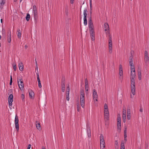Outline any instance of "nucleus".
<instances>
[{
  "mask_svg": "<svg viewBox=\"0 0 149 149\" xmlns=\"http://www.w3.org/2000/svg\"><path fill=\"white\" fill-rule=\"evenodd\" d=\"M89 28L90 31V35L91 40L94 41L95 40V34L94 28L93 26V21L90 18L88 20Z\"/></svg>",
  "mask_w": 149,
  "mask_h": 149,
  "instance_id": "obj_1",
  "label": "nucleus"
},
{
  "mask_svg": "<svg viewBox=\"0 0 149 149\" xmlns=\"http://www.w3.org/2000/svg\"><path fill=\"white\" fill-rule=\"evenodd\" d=\"M85 94L84 90H81L80 95V101L81 106L83 107L84 106L85 104Z\"/></svg>",
  "mask_w": 149,
  "mask_h": 149,
  "instance_id": "obj_2",
  "label": "nucleus"
},
{
  "mask_svg": "<svg viewBox=\"0 0 149 149\" xmlns=\"http://www.w3.org/2000/svg\"><path fill=\"white\" fill-rule=\"evenodd\" d=\"M144 61L145 62V66L147 67L149 62V56L148 53L147 51H145L144 54Z\"/></svg>",
  "mask_w": 149,
  "mask_h": 149,
  "instance_id": "obj_3",
  "label": "nucleus"
},
{
  "mask_svg": "<svg viewBox=\"0 0 149 149\" xmlns=\"http://www.w3.org/2000/svg\"><path fill=\"white\" fill-rule=\"evenodd\" d=\"M130 81L131 92L133 95H134L135 94V81H134L133 79L132 80V81Z\"/></svg>",
  "mask_w": 149,
  "mask_h": 149,
  "instance_id": "obj_4",
  "label": "nucleus"
},
{
  "mask_svg": "<svg viewBox=\"0 0 149 149\" xmlns=\"http://www.w3.org/2000/svg\"><path fill=\"white\" fill-rule=\"evenodd\" d=\"M19 119L18 117L16 114L15 115V128L17 132L19 131Z\"/></svg>",
  "mask_w": 149,
  "mask_h": 149,
  "instance_id": "obj_5",
  "label": "nucleus"
},
{
  "mask_svg": "<svg viewBox=\"0 0 149 149\" xmlns=\"http://www.w3.org/2000/svg\"><path fill=\"white\" fill-rule=\"evenodd\" d=\"M18 84L21 90L23 89L24 88V85L22 79H17Z\"/></svg>",
  "mask_w": 149,
  "mask_h": 149,
  "instance_id": "obj_6",
  "label": "nucleus"
},
{
  "mask_svg": "<svg viewBox=\"0 0 149 149\" xmlns=\"http://www.w3.org/2000/svg\"><path fill=\"white\" fill-rule=\"evenodd\" d=\"M13 95L10 94L8 97V104L9 105V107L10 109H12V103L13 101Z\"/></svg>",
  "mask_w": 149,
  "mask_h": 149,
  "instance_id": "obj_7",
  "label": "nucleus"
},
{
  "mask_svg": "<svg viewBox=\"0 0 149 149\" xmlns=\"http://www.w3.org/2000/svg\"><path fill=\"white\" fill-rule=\"evenodd\" d=\"M93 96L94 100V101H97L98 98V96L96 90L94 89L93 91Z\"/></svg>",
  "mask_w": 149,
  "mask_h": 149,
  "instance_id": "obj_8",
  "label": "nucleus"
},
{
  "mask_svg": "<svg viewBox=\"0 0 149 149\" xmlns=\"http://www.w3.org/2000/svg\"><path fill=\"white\" fill-rule=\"evenodd\" d=\"M86 127L88 136V137L90 138L91 136L90 126L88 123H87L86 124Z\"/></svg>",
  "mask_w": 149,
  "mask_h": 149,
  "instance_id": "obj_9",
  "label": "nucleus"
},
{
  "mask_svg": "<svg viewBox=\"0 0 149 149\" xmlns=\"http://www.w3.org/2000/svg\"><path fill=\"white\" fill-rule=\"evenodd\" d=\"M86 11H87V10H84V24L85 25H86L87 24V20L86 19Z\"/></svg>",
  "mask_w": 149,
  "mask_h": 149,
  "instance_id": "obj_10",
  "label": "nucleus"
},
{
  "mask_svg": "<svg viewBox=\"0 0 149 149\" xmlns=\"http://www.w3.org/2000/svg\"><path fill=\"white\" fill-rule=\"evenodd\" d=\"M104 114L105 118L107 119V120L109 118V116L108 109H107V110L104 109Z\"/></svg>",
  "mask_w": 149,
  "mask_h": 149,
  "instance_id": "obj_11",
  "label": "nucleus"
},
{
  "mask_svg": "<svg viewBox=\"0 0 149 149\" xmlns=\"http://www.w3.org/2000/svg\"><path fill=\"white\" fill-rule=\"evenodd\" d=\"M135 72H131V76L130 77L131 81H132V80L133 79L134 81H135L134 78L135 77Z\"/></svg>",
  "mask_w": 149,
  "mask_h": 149,
  "instance_id": "obj_12",
  "label": "nucleus"
},
{
  "mask_svg": "<svg viewBox=\"0 0 149 149\" xmlns=\"http://www.w3.org/2000/svg\"><path fill=\"white\" fill-rule=\"evenodd\" d=\"M7 40L9 43H10L11 41V32L8 33V36L7 37Z\"/></svg>",
  "mask_w": 149,
  "mask_h": 149,
  "instance_id": "obj_13",
  "label": "nucleus"
},
{
  "mask_svg": "<svg viewBox=\"0 0 149 149\" xmlns=\"http://www.w3.org/2000/svg\"><path fill=\"white\" fill-rule=\"evenodd\" d=\"M104 27L105 29L104 30L106 31L107 30L108 31L109 30V28L108 24L107 23H105L104 24Z\"/></svg>",
  "mask_w": 149,
  "mask_h": 149,
  "instance_id": "obj_14",
  "label": "nucleus"
},
{
  "mask_svg": "<svg viewBox=\"0 0 149 149\" xmlns=\"http://www.w3.org/2000/svg\"><path fill=\"white\" fill-rule=\"evenodd\" d=\"M29 97L31 98H32L33 96H34V93L32 90L29 91Z\"/></svg>",
  "mask_w": 149,
  "mask_h": 149,
  "instance_id": "obj_15",
  "label": "nucleus"
},
{
  "mask_svg": "<svg viewBox=\"0 0 149 149\" xmlns=\"http://www.w3.org/2000/svg\"><path fill=\"white\" fill-rule=\"evenodd\" d=\"M109 45H112V36L110 35L109 36Z\"/></svg>",
  "mask_w": 149,
  "mask_h": 149,
  "instance_id": "obj_16",
  "label": "nucleus"
},
{
  "mask_svg": "<svg viewBox=\"0 0 149 149\" xmlns=\"http://www.w3.org/2000/svg\"><path fill=\"white\" fill-rule=\"evenodd\" d=\"M138 74L139 80H141V73L140 70H138Z\"/></svg>",
  "mask_w": 149,
  "mask_h": 149,
  "instance_id": "obj_17",
  "label": "nucleus"
},
{
  "mask_svg": "<svg viewBox=\"0 0 149 149\" xmlns=\"http://www.w3.org/2000/svg\"><path fill=\"white\" fill-rule=\"evenodd\" d=\"M19 68L20 70L22 71L23 70L24 67L23 64L21 63L20 64L19 63Z\"/></svg>",
  "mask_w": 149,
  "mask_h": 149,
  "instance_id": "obj_18",
  "label": "nucleus"
},
{
  "mask_svg": "<svg viewBox=\"0 0 149 149\" xmlns=\"http://www.w3.org/2000/svg\"><path fill=\"white\" fill-rule=\"evenodd\" d=\"M104 138L102 134H101L100 136V143L104 142Z\"/></svg>",
  "mask_w": 149,
  "mask_h": 149,
  "instance_id": "obj_19",
  "label": "nucleus"
},
{
  "mask_svg": "<svg viewBox=\"0 0 149 149\" xmlns=\"http://www.w3.org/2000/svg\"><path fill=\"white\" fill-rule=\"evenodd\" d=\"M100 148L102 149H104L105 147V143L104 142H103L102 143H100Z\"/></svg>",
  "mask_w": 149,
  "mask_h": 149,
  "instance_id": "obj_20",
  "label": "nucleus"
},
{
  "mask_svg": "<svg viewBox=\"0 0 149 149\" xmlns=\"http://www.w3.org/2000/svg\"><path fill=\"white\" fill-rule=\"evenodd\" d=\"M5 0H1L0 4L1 6H0V8H3L2 6H3L5 4Z\"/></svg>",
  "mask_w": 149,
  "mask_h": 149,
  "instance_id": "obj_21",
  "label": "nucleus"
},
{
  "mask_svg": "<svg viewBox=\"0 0 149 149\" xmlns=\"http://www.w3.org/2000/svg\"><path fill=\"white\" fill-rule=\"evenodd\" d=\"M112 45H109V52L111 54L112 52Z\"/></svg>",
  "mask_w": 149,
  "mask_h": 149,
  "instance_id": "obj_22",
  "label": "nucleus"
},
{
  "mask_svg": "<svg viewBox=\"0 0 149 149\" xmlns=\"http://www.w3.org/2000/svg\"><path fill=\"white\" fill-rule=\"evenodd\" d=\"M120 149H125L124 143L123 141L121 142Z\"/></svg>",
  "mask_w": 149,
  "mask_h": 149,
  "instance_id": "obj_23",
  "label": "nucleus"
},
{
  "mask_svg": "<svg viewBox=\"0 0 149 149\" xmlns=\"http://www.w3.org/2000/svg\"><path fill=\"white\" fill-rule=\"evenodd\" d=\"M30 15L29 13H27L26 17V19L27 21H28L30 19Z\"/></svg>",
  "mask_w": 149,
  "mask_h": 149,
  "instance_id": "obj_24",
  "label": "nucleus"
},
{
  "mask_svg": "<svg viewBox=\"0 0 149 149\" xmlns=\"http://www.w3.org/2000/svg\"><path fill=\"white\" fill-rule=\"evenodd\" d=\"M62 91L64 92L65 91V85L61 84Z\"/></svg>",
  "mask_w": 149,
  "mask_h": 149,
  "instance_id": "obj_25",
  "label": "nucleus"
},
{
  "mask_svg": "<svg viewBox=\"0 0 149 149\" xmlns=\"http://www.w3.org/2000/svg\"><path fill=\"white\" fill-rule=\"evenodd\" d=\"M69 92H66V98L68 101L69 100Z\"/></svg>",
  "mask_w": 149,
  "mask_h": 149,
  "instance_id": "obj_26",
  "label": "nucleus"
},
{
  "mask_svg": "<svg viewBox=\"0 0 149 149\" xmlns=\"http://www.w3.org/2000/svg\"><path fill=\"white\" fill-rule=\"evenodd\" d=\"M131 72H135L134 66H132L130 67Z\"/></svg>",
  "mask_w": 149,
  "mask_h": 149,
  "instance_id": "obj_27",
  "label": "nucleus"
},
{
  "mask_svg": "<svg viewBox=\"0 0 149 149\" xmlns=\"http://www.w3.org/2000/svg\"><path fill=\"white\" fill-rule=\"evenodd\" d=\"M36 75L37 76V80L38 82H40V81L39 78V74L38 72L36 73Z\"/></svg>",
  "mask_w": 149,
  "mask_h": 149,
  "instance_id": "obj_28",
  "label": "nucleus"
},
{
  "mask_svg": "<svg viewBox=\"0 0 149 149\" xmlns=\"http://www.w3.org/2000/svg\"><path fill=\"white\" fill-rule=\"evenodd\" d=\"M36 127L37 129L39 130L40 128V125L39 123L36 125Z\"/></svg>",
  "mask_w": 149,
  "mask_h": 149,
  "instance_id": "obj_29",
  "label": "nucleus"
},
{
  "mask_svg": "<svg viewBox=\"0 0 149 149\" xmlns=\"http://www.w3.org/2000/svg\"><path fill=\"white\" fill-rule=\"evenodd\" d=\"M117 127L118 131L119 132H120L121 130V126H117Z\"/></svg>",
  "mask_w": 149,
  "mask_h": 149,
  "instance_id": "obj_30",
  "label": "nucleus"
},
{
  "mask_svg": "<svg viewBox=\"0 0 149 149\" xmlns=\"http://www.w3.org/2000/svg\"><path fill=\"white\" fill-rule=\"evenodd\" d=\"M123 115H126V110L125 109H123Z\"/></svg>",
  "mask_w": 149,
  "mask_h": 149,
  "instance_id": "obj_31",
  "label": "nucleus"
},
{
  "mask_svg": "<svg viewBox=\"0 0 149 149\" xmlns=\"http://www.w3.org/2000/svg\"><path fill=\"white\" fill-rule=\"evenodd\" d=\"M129 64L131 67H132V66H134V65H133V61H129Z\"/></svg>",
  "mask_w": 149,
  "mask_h": 149,
  "instance_id": "obj_32",
  "label": "nucleus"
},
{
  "mask_svg": "<svg viewBox=\"0 0 149 149\" xmlns=\"http://www.w3.org/2000/svg\"><path fill=\"white\" fill-rule=\"evenodd\" d=\"M85 85H88V79L86 78L85 80Z\"/></svg>",
  "mask_w": 149,
  "mask_h": 149,
  "instance_id": "obj_33",
  "label": "nucleus"
},
{
  "mask_svg": "<svg viewBox=\"0 0 149 149\" xmlns=\"http://www.w3.org/2000/svg\"><path fill=\"white\" fill-rule=\"evenodd\" d=\"M107 109H108V106L106 104H105L104 106V109L107 110Z\"/></svg>",
  "mask_w": 149,
  "mask_h": 149,
  "instance_id": "obj_34",
  "label": "nucleus"
},
{
  "mask_svg": "<svg viewBox=\"0 0 149 149\" xmlns=\"http://www.w3.org/2000/svg\"><path fill=\"white\" fill-rule=\"evenodd\" d=\"M85 90L86 91V92L88 91V85H85Z\"/></svg>",
  "mask_w": 149,
  "mask_h": 149,
  "instance_id": "obj_35",
  "label": "nucleus"
},
{
  "mask_svg": "<svg viewBox=\"0 0 149 149\" xmlns=\"http://www.w3.org/2000/svg\"><path fill=\"white\" fill-rule=\"evenodd\" d=\"M17 36L19 38H21V32H19V33H18Z\"/></svg>",
  "mask_w": 149,
  "mask_h": 149,
  "instance_id": "obj_36",
  "label": "nucleus"
},
{
  "mask_svg": "<svg viewBox=\"0 0 149 149\" xmlns=\"http://www.w3.org/2000/svg\"><path fill=\"white\" fill-rule=\"evenodd\" d=\"M117 120H121V118L120 114H118L117 116Z\"/></svg>",
  "mask_w": 149,
  "mask_h": 149,
  "instance_id": "obj_37",
  "label": "nucleus"
},
{
  "mask_svg": "<svg viewBox=\"0 0 149 149\" xmlns=\"http://www.w3.org/2000/svg\"><path fill=\"white\" fill-rule=\"evenodd\" d=\"M10 85H11L12 84V82H13L12 76L11 75H10Z\"/></svg>",
  "mask_w": 149,
  "mask_h": 149,
  "instance_id": "obj_38",
  "label": "nucleus"
},
{
  "mask_svg": "<svg viewBox=\"0 0 149 149\" xmlns=\"http://www.w3.org/2000/svg\"><path fill=\"white\" fill-rule=\"evenodd\" d=\"M127 115H130V109L127 110Z\"/></svg>",
  "mask_w": 149,
  "mask_h": 149,
  "instance_id": "obj_39",
  "label": "nucleus"
},
{
  "mask_svg": "<svg viewBox=\"0 0 149 149\" xmlns=\"http://www.w3.org/2000/svg\"><path fill=\"white\" fill-rule=\"evenodd\" d=\"M119 71H123L122 66L121 65H119Z\"/></svg>",
  "mask_w": 149,
  "mask_h": 149,
  "instance_id": "obj_40",
  "label": "nucleus"
},
{
  "mask_svg": "<svg viewBox=\"0 0 149 149\" xmlns=\"http://www.w3.org/2000/svg\"><path fill=\"white\" fill-rule=\"evenodd\" d=\"M67 92H69L70 90V86L69 85H68V86L67 87Z\"/></svg>",
  "mask_w": 149,
  "mask_h": 149,
  "instance_id": "obj_41",
  "label": "nucleus"
},
{
  "mask_svg": "<svg viewBox=\"0 0 149 149\" xmlns=\"http://www.w3.org/2000/svg\"><path fill=\"white\" fill-rule=\"evenodd\" d=\"M119 75L121 76L122 75H123V71H119Z\"/></svg>",
  "mask_w": 149,
  "mask_h": 149,
  "instance_id": "obj_42",
  "label": "nucleus"
},
{
  "mask_svg": "<svg viewBox=\"0 0 149 149\" xmlns=\"http://www.w3.org/2000/svg\"><path fill=\"white\" fill-rule=\"evenodd\" d=\"M115 147H118V142L117 141H115Z\"/></svg>",
  "mask_w": 149,
  "mask_h": 149,
  "instance_id": "obj_43",
  "label": "nucleus"
},
{
  "mask_svg": "<svg viewBox=\"0 0 149 149\" xmlns=\"http://www.w3.org/2000/svg\"><path fill=\"white\" fill-rule=\"evenodd\" d=\"M127 119L128 120H130V119L131 116L130 115H127Z\"/></svg>",
  "mask_w": 149,
  "mask_h": 149,
  "instance_id": "obj_44",
  "label": "nucleus"
},
{
  "mask_svg": "<svg viewBox=\"0 0 149 149\" xmlns=\"http://www.w3.org/2000/svg\"><path fill=\"white\" fill-rule=\"evenodd\" d=\"M38 87L40 88L42 87V86L40 82H38Z\"/></svg>",
  "mask_w": 149,
  "mask_h": 149,
  "instance_id": "obj_45",
  "label": "nucleus"
},
{
  "mask_svg": "<svg viewBox=\"0 0 149 149\" xmlns=\"http://www.w3.org/2000/svg\"><path fill=\"white\" fill-rule=\"evenodd\" d=\"M132 58H133L132 56V55L131 54V56H130V58H129L130 61H133Z\"/></svg>",
  "mask_w": 149,
  "mask_h": 149,
  "instance_id": "obj_46",
  "label": "nucleus"
},
{
  "mask_svg": "<svg viewBox=\"0 0 149 149\" xmlns=\"http://www.w3.org/2000/svg\"><path fill=\"white\" fill-rule=\"evenodd\" d=\"M22 98V100L24 99L25 98V95L23 94H22L21 95Z\"/></svg>",
  "mask_w": 149,
  "mask_h": 149,
  "instance_id": "obj_47",
  "label": "nucleus"
},
{
  "mask_svg": "<svg viewBox=\"0 0 149 149\" xmlns=\"http://www.w3.org/2000/svg\"><path fill=\"white\" fill-rule=\"evenodd\" d=\"M13 69H14V71H15L16 70L17 67H16V66L15 65L13 66Z\"/></svg>",
  "mask_w": 149,
  "mask_h": 149,
  "instance_id": "obj_48",
  "label": "nucleus"
},
{
  "mask_svg": "<svg viewBox=\"0 0 149 149\" xmlns=\"http://www.w3.org/2000/svg\"><path fill=\"white\" fill-rule=\"evenodd\" d=\"M65 81H61V84L65 85Z\"/></svg>",
  "mask_w": 149,
  "mask_h": 149,
  "instance_id": "obj_49",
  "label": "nucleus"
},
{
  "mask_svg": "<svg viewBox=\"0 0 149 149\" xmlns=\"http://www.w3.org/2000/svg\"><path fill=\"white\" fill-rule=\"evenodd\" d=\"M90 7L91 8L92 7V0H90Z\"/></svg>",
  "mask_w": 149,
  "mask_h": 149,
  "instance_id": "obj_50",
  "label": "nucleus"
},
{
  "mask_svg": "<svg viewBox=\"0 0 149 149\" xmlns=\"http://www.w3.org/2000/svg\"><path fill=\"white\" fill-rule=\"evenodd\" d=\"M127 128H126V127L125 128V129L124 130V134H127Z\"/></svg>",
  "mask_w": 149,
  "mask_h": 149,
  "instance_id": "obj_51",
  "label": "nucleus"
},
{
  "mask_svg": "<svg viewBox=\"0 0 149 149\" xmlns=\"http://www.w3.org/2000/svg\"><path fill=\"white\" fill-rule=\"evenodd\" d=\"M77 111H80V106L79 107H77Z\"/></svg>",
  "mask_w": 149,
  "mask_h": 149,
  "instance_id": "obj_52",
  "label": "nucleus"
},
{
  "mask_svg": "<svg viewBox=\"0 0 149 149\" xmlns=\"http://www.w3.org/2000/svg\"><path fill=\"white\" fill-rule=\"evenodd\" d=\"M123 119H126V115H123Z\"/></svg>",
  "mask_w": 149,
  "mask_h": 149,
  "instance_id": "obj_53",
  "label": "nucleus"
},
{
  "mask_svg": "<svg viewBox=\"0 0 149 149\" xmlns=\"http://www.w3.org/2000/svg\"><path fill=\"white\" fill-rule=\"evenodd\" d=\"M74 0H70L71 3L73 4L74 3Z\"/></svg>",
  "mask_w": 149,
  "mask_h": 149,
  "instance_id": "obj_54",
  "label": "nucleus"
},
{
  "mask_svg": "<svg viewBox=\"0 0 149 149\" xmlns=\"http://www.w3.org/2000/svg\"><path fill=\"white\" fill-rule=\"evenodd\" d=\"M36 10H34V14H35V15H37V14H36V13H37Z\"/></svg>",
  "mask_w": 149,
  "mask_h": 149,
  "instance_id": "obj_55",
  "label": "nucleus"
},
{
  "mask_svg": "<svg viewBox=\"0 0 149 149\" xmlns=\"http://www.w3.org/2000/svg\"><path fill=\"white\" fill-rule=\"evenodd\" d=\"M117 126H121V123H117Z\"/></svg>",
  "mask_w": 149,
  "mask_h": 149,
  "instance_id": "obj_56",
  "label": "nucleus"
},
{
  "mask_svg": "<svg viewBox=\"0 0 149 149\" xmlns=\"http://www.w3.org/2000/svg\"><path fill=\"white\" fill-rule=\"evenodd\" d=\"M77 107H79V101H78V103L77 104Z\"/></svg>",
  "mask_w": 149,
  "mask_h": 149,
  "instance_id": "obj_57",
  "label": "nucleus"
},
{
  "mask_svg": "<svg viewBox=\"0 0 149 149\" xmlns=\"http://www.w3.org/2000/svg\"><path fill=\"white\" fill-rule=\"evenodd\" d=\"M140 111L141 112H143V109L142 108V107H141L140 108Z\"/></svg>",
  "mask_w": 149,
  "mask_h": 149,
  "instance_id": "obj_58",
  "label": "nucleus"
},
{
  "mask_svg": "<svg viewBox=\"0 0 149 149\" xmlns=\"http://www.w3.org/2000/svg\"><path fill=\"white\" fill-rule=\"evenodd\" d=\"M65 81V78L64 77H63L61 81Z\"/></svg>",
  "mask_w": 149,
  "mask_h": 149,
  "instance_id": "obj_59",
  "label": "nucleus"
},
{
  "mask_svg": "<svg viewBox=\"0 0 149 149\" xmlns=\"http://www.w3.org/2000/svg\"><path fill=\"white\" fill-rule=\"evenodd\" d=\"M33 9H36V6H33Z\"/></svg>",
  "mask_w": 149,
  "mask_h": 149,
  "instance_id": "obj_60",
  "label": "nucleus"
},
{
  "mask_svg": "<svg viewBox=\"0 0 149 149\" xmlns=\"http://www.w3.org/2000/svg\"><path fill=\"white\" fill-rule=\"evenodd\" d=\"M127 137V134H124V138H126Z\"/></svg>",
  "mask_w": 149,
  "mask_h": 149,
  "instance_id": "obj_61",
  "label": "nucleus"
},
{
  "mask_svg": "<svg viewBox=\"0 0 149 149\" xmlns=\"http://www.w3.org/2000/svg\"><path fill=\"white\" fill-rule=\"evenodd\" d=\"M121 123V120H117V123Z\"/></svg>",
  "mask_w": 149,
  "mask_h": 149,
  "instance_id": "obj_62",
  "label": "nucleus"
},
{
  "mask_svg": "<svg viewBox=\"0 0 149 149\" xmlns=\"http://www.w3.org/2000/svg\"><path fill=\"white\" fill-rule=\"evenodd\" d=\"M24 47H25V49H26L28 47V46L27 45H25V46Z\"/></svg>",
  "mask_w": 149,
  "mask_h": 149,
  "instance_id": "obj_63",
  "label": "nucleus"
},
{
  "mask_svg": "<svg viewBox=\"0 0 149 149\" xmlns=\"http://www.w3.org/2000/svg\"><path fill=\"white\" fill-rule=\"evenodd\" d=\"M123 122L124 123H125L126 121V119H123Z\"/></svg>",
  "mask_w": 149,
  "mask_h": 149,
  "instance_id": "obj_64",
  "label": "nucleus"
}]
</instances>
